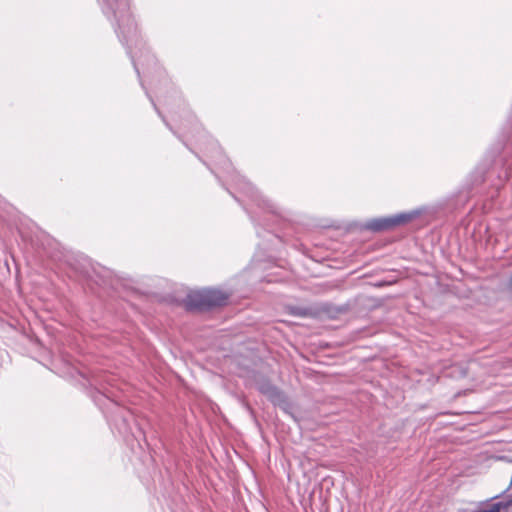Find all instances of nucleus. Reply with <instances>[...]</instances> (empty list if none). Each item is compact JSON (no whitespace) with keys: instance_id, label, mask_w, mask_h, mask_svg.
I'll list each match as a JSON object with an SVG mask.
<instances>
[{"instance_id":"obj_4","label":"nucleus","mask_w":512,"mask_h":512,"mask_svg":"<svg viewBox=\"0 0 512 512\" xmlns=\"http://www.w3.org/2000/svg\"><path fill=\"white\" fill-rule=\"evenodd\" d=\"M261 391L274 402L280 400L282 397L281 392L276 387L271 385L263 386Z\"/></svg>"},{"instance_id":"obj_6","label":"nucleus","mask_w":512,"mask_h":512,"mask_svg":"<svg viewBox=\"0 0 512 512\" xmlns=\"http://www.w3.org/2000/svg\"><path fill=\"white\" fill-rule=\"evenodd\" d=\"M120 6H121V8L125 9L127 7V1L126 0H120Z\"/></svg>"},{"instance_id":"obj_3","label":"nucleus","mask_w":512,"mask_h":512,"mask_svg":"<svg viewBox=\"0 0 512 512\" xmlns=\"http://www.w3.org/2000/svg\"><path fill=\"white\" fill-rule=\"evenodd\" d=\"M205 291H194L187 296V305L190 308L205 309L208 308Z\"/></svg>"},{"instance_id":"obj_1","label":"nucleus","mask_w":512,"mask_h":512,"mask_svg":"<svg viewBox=\"0 0 512 512\" xmlns=\"http://www.w3.org/2000/svg\"><path fill=\"white\" fill-rule=\"evenodd\" d=\"M411 219L412 216L409 214H398L391 217L373 219L366 224V227L375 232L386 231L405 224Z\"/></svg>"},{"instance_id":"obj_7","label":"nucleus","mask_w":512,"mask_h":512,"mask_svg":"<svg viewBox=\"0 0 512 512\" xmlns=\"http://www.w3.org/2000/svg\"><path fill=\"white\" fill-rule=\"evenodd\" d=\"M105 1H106V2L111 6V8H114V5H113V3H112V0H105Z\"/></svg>"},{"instance_id":"obj_2","label":"nucleus","mask_w":512,"mask_h":512,"mask_svg":"<svg viewBox=\"0 0 512 512\" xmlns=\"http://www.w3.org/2000/svg\"><path fill=\"white\" fill-rule=\"evenodd\" d=\"M205 291V297L207 300L208 308L215 307V306H222L224 305L228 300V295L220 290L215 289H206Z\"/></svg>"},{"instance_id":"obj_8","label":"nucleus","mask_w":512,"mask_h":512,"mask_svg":"<svg viewBox=\"0 0 512 512\" xmlns=\"http://www.w3.org/2000/svg\"><path fill=\"white\" fill-rule=\"evenodd\" d=\"M510 289L512 291V275H511V279H510Z\"/></svg>"},{"instance_id":"obj_5","label":"nucleus","mask_w":512,"mask_h":512,"mask_svg":"<svg viewBox=\"0 0 512 512\" xmlns=\"http://www.w3.org/2000/svg\"><path fill=\"white\" fill-rule=\"evenodd\" d=\"M501 506V503H494L488 509H480L476 512H500Z\"/></svg>"}]
</instances>
